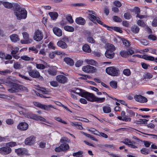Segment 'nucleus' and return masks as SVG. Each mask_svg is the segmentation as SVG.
Listing matches in <instances>:
<instances>
[{"instance_id": "1", "label": "nucleus", "mask_w": 157, "mask_h": 157, "mask_svg": "<svg viewBox=\"0 0 157 157\" xmlns=\"http://www.w3.org/2000/svg\"><path fill=\"white\" fill-rule=\"evenodd\" d=\"M14 11L15 15L18 20L26 18L27 12L25 9L21 7L20 5L15 3L14 5Z\"/></svg>"}, {"instance_id": "2", "label": "nucleus", "mask_w": 157, "mask_h": 157, "mask_svg": "<svg viewBox=\"0 0 157 157\" xmlns=\"http://www.w3.org/2000/svg\"><path fill=\"white\" fill-rule=\"evenodd\" d=\"M83 97L85 98L87 100L92 102H97L99 103H102L104 102L105 98H98L95 96L92 93L85 91V94H83Z\"/></svg>"}, {"instance_id": "3", "label": "nucleus", "mask_w": 157, "mask_h": 157, "mask_svg": "<svg viewBox=\"0 0 157 157\" xmlns=\"http://www.w3.org/2000/svg\"><path fill=\"white\" fill-rule=\"evenodd\" d=\"M3 83L7 86H10L7 89L8 91L10 93H17L19 91V84L12 82L10 81H4Z\"/></svg>"}, {"instance_id": "4", "label": "nucleus", "mask_w": 157, "mask_h": 157, "mask_svg": "<svg viewBox=\"0 0 157 157\" xmlns=\"http://www.w3.org/2000/svg\"><path fill=\"white\" fill-rule=\"evenodd\" d=\"M106 72L109 75L113 76L119 75L120 71L118 68L115 67H109L105 70Z\"/></svg>"}, {"instance_id": "5", "label": "nucleus", "mask_w": 157, "mask_h": 157, "mask_svg": "<svg viewBox=\"0 0 157 157\" xmlns=\"http://www.w3.org/2000/svg\"><path fill=\"white\" fill-rule=\"evenodd\" d=\"M43 38V35L42 33L39 30L36 31L33 36L34 40L37 41H41Z\"/></svg>"}, {"instance_id": "6", "label": "nucleus", "mask_w": 157, "mask_h": 157, "mask_svg": "<svg viewBox=\"0 0 157 157\" xmlns=\"http://www.w3.org/2000/svg\"><path fill=\"white\" fill-rule=\"evenodd\" d=\"M22 35L24 40H21V42L22 44H28L32 42L33 41L32 39L29 38V35L27 33H23Z\"/></svg>"}, {"instance_id": "7", "label": "nucleus", "mask_w": 157, "mask_h": 157, "mask_svg": "<svg viewBox=\"0 0 157 157\" xmlns=\"http://www.w3.org/2000/svg\"><path fill=\"white\" fill-rule=\"evenodd\" d=\"M36 141V137L34 136H31L26 138L25 140V143L26 145H32Z\"/></svg>"}, {"instance_id": "8", "label": "nucleus", "mask_w": 157, "mask_h": 157, "mask_svg": "<svg viewBox=\"0 0 157 157\" xmlns=\"http://www.w3.org/2000/svg\"><path fill=\"white\" fill-rule=\"evenodd\" d=\"M69 148V146L68 144L63 143L61 144L59 147H56L55 150L57 152H59L61 151H65Z\"/></svg>"}, {"instance_id": "9", "label": "nucleus", "mask_w": 157, "mask_h": 157, "mask_svg": "<svg viewBox=\"0 0 157 157\" xmlns=\"http://www.w3.org/2000/svg\"><path fill=\"white\" fill-rule=\"evenodd\" d=\"M82 69L84 72L88 73H93L96 70L94 67L88 65L84 66Z\"/></svg>"}, {"instance_id": "10", "label": "nucleus", "mask_w": 157, "mask_h": 157, "mask_svg": "<svg viewBox=\"0 0 157 157\" xmlns=\"http://www.w3.org/2000/svg\"><path fill=\"white\" fill-rule=\"evenodd\" d=\"M56 79L57 82L62 84L67 83L68 80L67 78L63 75H59L57 76L56 77Z\"/></svg>"}, {"instance_id": "11", "label": "nucleus", "mask_w": 157, "mask_h": 157, "mask_svg": "<svg viewBox=\"0 0 157 157\" xmlns=\"http://www.w3.org/2000/svg\"><path fill=\"white\" fill-rule=\"evenodd\" d=\"M29 75L35 78H38L40 80L43 79V77L40 75L39 72L36 70H34Z\"/></svg>"}, {"instance_id": "12", "label": "nucleus", "mask_w": 157, "mask_h": 157, "mask_svg": "<svg viewBox=\"0 0 157 157\" xmlns=\"http://www.w3.org/2000/svg\"><path fill=\"white\" fill-rule=\"evenodd\" d=\"M134 98L136 101L144 103L147 101V99L146 97L141 95H136L134 96Z\"/></svg>"}, {"instance_id": "13", "label": "nucleus", "mask_w": 157, "mask_h": 157, "mask_svg": "<svg viewBox=\"0 0 157 157\" xmlns=\"http://www.w3.org/2000/svg\"><path fill=\"white\" fill-rule=\"evenodd\" d=\"M11 149L8 146L2 147L0 148V153L2 155H7L11 152Z\"/></svg>"}, {"instance_id": "14", "label": "nucleus", "mask_w": 157, "mask_h": 157, "mask_svg": "<svg viewBox=\"0 0 157 157\" xmlns=\"http://www.w3.org/2000/svg\"><path fill=\"white\" fill-rule=\"evenodd\" d=\"M15 151L17 153L18 155L19 156L26 155L28 153L27 149L24 148H20L17 149H15Z\"/></svg>"}, {"instance_id": "15", "label": "nucleus", "mask_w": 157, "mask_h": 157, "mask_svg": "<svg viewBox=\"0 0 157 157\" xmlns=\"http://www.w3.org/2000/svg\"><path fill=\"white\" fill-rule=\"evenodd\" d=\"M140 56V58L144 59L146 60H150L151 61H154L155 62L157 63V58H155L152 56H149L147 55H138V57Z\"/></svg>"}, {"instance_id": "16", "label": "nucleus", "mask_w": 157, "mask_h": 157, "mask_svg": "<svg viewBox=\"0 0 157 157\" xmlns=\"http://www.w3.org/2000/svg\"><path fill=\"white\" fill-rule=\"evenodd\" d=\"M28 124L25 122H21L17 126L18 129L21 131H25L28 128Z\"/></svg>"}, {"instance_id": "17", "label": "nucleus", "mask_w": 157, "mask_h": 157, "mask_svg": "<svg viewBox=\"0 0 157 157\" xmlns=\"http://www.w3.org/2000/svg\"><path fill=\"white\" fill-rule=\"evenodd\" d=\"M134 53L133 50L130 49L127 51H121L120 52V54L122 57L126 58L129 55H132Z\"/></svg>"}, {"instance_id": "18", "label": "nucleus", "mask_w": 157, "mask_h": 157, "mask_svg": "<svg viewBox=\"0 0 157 157\" xmlns=\"http://www.w3.org/2000/svg\"><path fill=\"white\" fill-rule=\"evenodd\" d=\"M85 90L79 89L78 88H75L73 90H71V92L78 94L79 96L83 97V94H85Z\"/></svg>"}, {"instance_id": "19", "label": "nucleus", "mask_w": 157, "mask_h": 157, "mask_svg": "<svg viewBox=\"0 0 157 157\" xmlns=\"http://www.w3.org/2000/svg\"><path fill=\"white\" fill-rule=\"evenodd\" d=\"M75 21L77 24L81 25H84L86 22L85 19L81 17L77 18Z\"/></svg>"}, {"instance_id": "20", "label": "nucleus", "mask_w": 157, "mask_h": 157, "mask_svg": "<svg viewBox=\"0 0 157 157\" xmlns=\"http://www.w3.org/2000/svg\"><path fill=\"white\" fill-rule=\"evenodd\" d=\"M15 3L12 4L8 2L3 1L2 2V5L6 8L10 9L13 7L14 10V5Z\"/></svg>"}, {"instance_id": "21", "label": "nucleus", "mask_w": 157, "mask_h": 157, "mask_svg": "<svg viewBox=\"0 0 157 157\" xmlns=\"http://www.w3.org/2000/svg\"><path fill=\"white\" fill-rule=\"evenodd\" d=\"M54 33L58 36H60L62 35L61 30L57 27H54L53 29Z\"/></svg>"}, {"instance_id": "22", "label": "nucleus", "mask_w": 157, "mask_h": 157, "mask_svg": "<svg viewBox=\"0 0 157 157\" xmlns=\"http://www.w3.org/2000/svg\"><path fill=\"white\" fill-rule=\"evenodd\" d=\"M64 61L68 65L72 66L74 65V62L73 60L69 57H65L64 59Z\"/></svg>"}, {"instance_id": "23", "label": "nucleus", "mask_w": 157, "mask_h": 157, "mask_svg": "<svg viewBox=\"0 0 157 157\" xmlns=\"http://www.w3.org/2000/svg\"><path fill=\"white\" fill-rule=\"evenodd\" d=\"M114 55L115 54L113 52L108 50H106L105 53V56L109 59L113 58L114 57Z\"/></svg>"}, {"instance_id": "24", "label": "nucleus", "mask_w": 157, "mask_h": 157, "mask_svg": "<svg viewBox=\"0 0 157 157\" xmlns=\"http://www.w3.org/2000/svg\"><path fill=\"white\" fill-rule=\"evenodd\" d=\"M92 35L90 33H87V41L90 43H94L95 41L92 37Z\"/></svg>"}, {"instance_id": "25", "label": "nucleus", "mask_w": 157, "mask_h": 157, "mask_svg": "<svg viewBox=\"0 0 157 157\" xmlns=\"http://www.w3.org/2000/svg\"><path fill=\"white\" fill-rule=\"evenodd\" d=\"M107 29L109 30H114L120 33H122L123 31L121 30V29L120 27H113V26H109L108 27Z\"/></svg>"}, {"instance_id": "26", "label": "nucleus", "mask_w": 157, "mask_h": 157, "mask_svg": "<svg viewBox=\"0 0 157 157\" xmlns=\"http://www.w3.org/2000/svg\"><path fill=\"white\" fill-rule=\"evenodd\" d=\"M10 38L11 41L14 42H16L20 40L18 35L16 34H13L10 36Z\"/></svg>"}, {"instance_id": "27", "label": "nucleus", "mask_w": 157, "mask_h": 157, "mask_svg": "<svg viewBox=\"0 0 157 157\" xmlns=\"http://www.w3.org/2000/svg\"><path fill=\"white\" fill-rule=\"evenodd\" d=\"M57 45L62 48H66L67 47V44L64 42L59 40L57 43Z\"/></svg>"}, {"instance_id": "28", "label": "nucleus", "mask_w": 157, "mask_h": 157, "mask_svg": "<svg viewBox=\"0 0 157 157\" xmlns=\"http://www.w3.org/2000/svg\"><path fill=\"white\" fill-rule=\"evenodd\" d=\"M49 15L51 17V19L55 20L57 18L58 15L57 12H50Z\"/></svg>"}, {"instance_id": "29", "label": "nucleus", "mask_w": 157, "mask_h": 157, "mask_svg": "<svg viewBox=\"0 0 157 157\" xmlns=\"http://www.w3.org/2000/svg\"><path fill=\"white\" fill-rule=\"evenodd\" d=\"M71 124L72 126H76L77 128L81 130L82 128L81 123L76 122H71Z\"/></svg>"}, {"instance_id": "30", "label": "nucleus", "mask_w": 157, "mask_h": 157, "mask_svg": "<svg viewBox=\"0 0 157 157\" xmlns=\"http://www.w3.org/2000/svg\"><path fill=\"white\" fill-rule=\"evenodd\" d=\"M89 19L94 23H96V20L97 19L96 17V15L91 14H90L88 17Z\"/></svg>"}, {"instance_id": "31", "label": "nucleus", "mask_w": 157, "mask_h": 157, "mask_svg": "<svg viewBox=\"0 0 157 157\" xmlns=\"http://www.w3.org/2000/svg\"><path fill=\"white\" fill-rule=\"evenodd\" d=\"M82 49L84 52H86L89 53L91 52L90 48L88 44H84L82 47Z\"/></svg>"}, {"instance_id": "32", "label": "nucleus", "mask_w": 157, "mask_h": 157, "mask_svg": "<svg viewBox=\"0 0 157 157\" xmlns=\"http://www.w3.org/2000/svg\"><path fill=\"white\" fill-rule=\"evenodd\" d=\"M51 108L55 109L52 105H45L43 104V107L41 109L47 111H49L51 110Z\"/></svg>"}, {"instance_id": "33", "label": "nucleus", "mask_w": 157, "mask_h": 157, "mask_svg": "<svg viewBox=\"0 0 157 157\" xmlns=\"http://www.w3.org/2000/svg\"><path fill=\"white\" fill-rule=\"evenodd\" d=\"M64 29L65 30L70 32H73L74 31V29L73 27L68 25L64 26Z\"/></svg>"}, {"instance_id": "34", "label": "nucleus", "mask_w": 157, "mask_h": 157, "mask_svg": "<svg viewBox=\"0 0 157 157\" xmlns=\"http://www.w3.org/2000/svg\"><path fill=\"white\" fill-rule=\"evenodd\" d=\"M13 67L14 69H20L23 67L22 65H21L18 62L14 63Z\"/></svg>"}, {"instance_id": "35", "label": "nucleus", "mask_w": 157, "mask_h": 157, "mask_svg": "<svg viewBox=\"0 0 157 157\" xmlns=\"http://www.w3.org/2000/svg\"><path fill=\"white\" fill-rule=\"evenodd\" d=\"M132 31L135 33H138L140 30L139 28L137 26H134L131 28Z\"/></svg>"}, {"instance_id": "36", "label": "nucleus", "mask_w": 157, "mask_h": 157, "mask_svg": "<svg viewBox=\"0 0 157 157\" xmlns=\"http://www.w3.org/2000/svg\"><path fill=\"white\" fill-rule=\"evenodd\" d=\"M21 58L22 59L25 60V61H33V58L31 57L30 58L26 56H23L21 57Z\"/></svg>"}, {"instance_id": "37", "label": "nucleus", "mask_w": 157, "mask_h": 157, "mask_svg": "<svg viewBox=\"0 0 157 157\" xmlns=\"http://www.w3.org/2000/svg\"><path fill=\"white\" fill-rule=\"evenodd\" d=\"M109 84L110 86L113 88L116 89L117 87V83L115 81H112L110 82Z\"/></svg>"}, {"instance_id": "38", "label": "nucleus", "mask_w": 157, "mask_h": 157, "mask_svg": "<svg viewBox=\"0 0 157 157\" xmlns=\"http://www.w3.org/2000/svg\"><path fill=\"white\" fill-rule=\"evenodd\" d=\"M104 112L105 113H108L111 112V109L110 108L107 106H104L103 108Z\"/></svg>"}, {"instance_id": "39", "label": "nucleus", "mask_w": 157, "mask_h": 157, "mask_svg": "<svg viewBox=\"0 0 157 157\" xmlns=\"http://www.w3.org/2000/svg\"><path fill=\"white\" fill-rule=\"evenodd\" d=\"M86 62L88 64L92 65H95L97 63L93 59H87Z\"/></svg>"}, {"instance_id": "40", "label": "nucleus", "mask_w": 157, "mask_h": 157, "mask_svg": "<svg viewBox=\"0 0 157 157\" xmlns=\"http://www.w3.org/2000/svg\"><path fill=\"white\" fill-rule=\"evenodd\" d=\"M122 41L123 44L126 47H129L130 46V44L129 42L124 38H123L121 39Z\"/></svg>"}, {"instance_id": "41", "label": "nucleus", "mask_w": 157, "mask_h": 157, "mask_svg": "<svg viewBox=\"0 0 157 157\" xmlns=\"http://www.w3.org/2000/svg\"><path fill=\"white\" fill-rule=\"evenodd\" d=\"M115 50V48L114 45L112 44H109L108 45V49L106 50L113 52Z\"/></svg>"}, {"instance_id": "42", "label": "nucleus", "mask_w": 157, "mask_h": 157, "mask_svg": "<svg viewBox=\"0 0 157 157\" xmlns=\"http://www.w3.org/2000/svg\"><path fill=\"white\" fill-rule=\"evenodd\" d=\"M83 152L82 151H78L77 152H75L73 154V155L76 157H82V154Z\"/></svg>"}, {"instance_id": "43", "label": "nucleus", "mask_w": 157, "mask_h": 157, "mask_svg": "<svg viewBox=\"0 0 157 157\" xmlns=\"http://www.w3.org/2000/svg\"><path fill=\"white\" fill-rule=\"evenodd\" d=\"M123 74L127 76H129L131 75V71L129 69H124L123 71Z\"/></svg>"}, {"instance_id": "44", "label": "nucleus", "mask_w": 157, "mask_h": 157, "mask_svg": "<svg viewBox=\"0 0 157 157\" xmlns=\"http://www.w3.org/2000/svg\"><path fill=\"white\" fill-rule=\"evenodd\" d=\"M20 91L28 92L29 90L26 87L22 85L19 84V91Z\"/></svg>"}, {"instance_id": "45", "label": "nucleus", "mask_w": 157, "mask_h": 157, "mask_svg": "<svg viewBox=\"0 0 157 157\" xmlns=\"http://www.w3.org/2000/svg\"><path fill=\"white\" fill-rule=\"evenodd\" d=\"M36 67L38 69H44L45 68V66L42 64L36 63Z\"/></svg>"}, {"instance_id": "46", "label": "nucleus", "mask_w": 157, "mask_h": 157, "mask_svg": "<svg viewBox=\"0 0 157 157\" xmlns=\"http://www.w3.org/2000/svg\"><path fill=\"white\" fill-rule=\"evenodd\" d=\"M113 20L116 22H120L122 21L121 19L117 16H114L113 17Z\"/></svg>"}, {"instance_id": "47", "label": "nucleus", "mask_w": 157, "mask_h": 157, "mask_svg": "<svg viewBox=\"0 0 157 157\" xmlns=\"http://www.w3.org/2000/svg\"><path fill=\"white\" fill-rule=\"evenodd\" d=\"M48 73L52 75H55L56 74V71L53 69H49L48 71Z\"/></svg>"}, {"instance_id": "48", "label": "nucleus", "mask_w": 157, "mask_h": 157, "mask_svg": "<svg viewBox=\"0 0 157 157\" xmlns=\"http://www.w3.org/2000/svg\"><path fill=\"white\" fill-rule=\"evenodd\" d=\"M127 111V113L128 114V116L129 117H133L135 115V113L133 112L132 110H128Z\"/></svg>"}, {"instance_id": "49", "label": "nucleus", "mask_w": 157, "mask_h": 157, "mask_svg": "<svg viewBox=\"0 0 157 157\" xmlns=\"http://www.w3.org/2000/svg\"><path fill=\"white\" fill-rule=\"evenodd\" d=\"M19 49L18 47H16L13 48L11 52L12 55L16 54H17L19 51Z\"/></svg>"}, {"instance_id": "50", "label": "nucleus", "mask_w": 157, "mask_h": 157, "mask_svg": "<svg viewBox=\"0 0 157 157\" xmlns=\"http://www.w3.org/2000/svg\"><path fill=\"white\" fill-rule=\"evenodd\" d=\"M124 18L127 20L129 19L132 17V16L129 13H126L124 14Z\"/></svg>"}, {"instance_id": "51", "label": "nucleus", "mask_w": 157, "mask_h": 157, "mask_svg": "<svg viewBox=\"0 0 157 157\" xmlns=\"http://www.w3.org/2000/svg\"><path fill=\"white\" fill-rule=\"evenodd\" d=\"M10 71L8 70H5L4 71H0V74L3 75H6L8 73H10Z\"/></svg>"}, {"instance_id": "52", "label": "nucleus", "mask_w": 157, "mask_h": 157, "mask_svg": "<svg viewBox=\"0 0 157 157\" xmlns=\"http://www.w3.org/2000/svg\"><path fill=\"white\" fill-rule=\"evenodd\" d=\"M141 43L144 45H147L149 44V42L147 40L144 39H141L140 40Z\"/></svg>"}, {"instance_id": "53", "label": "nucleus", "mask_w": 157, "mask_h": 157, "mask_svg": "<svg viewBox=\"0 0 157 157\" xmlns=\"http://www.w3.org/2000/svg\"><path fill=\"white\" fill-rule=\"evenodd\" d=\"M137 24L138 25L142 27L145 26V23L144 21L140 20H138L137 21Z\"/></svg>"}, {"instance_id": "54", "label": "nucleus", "mask_w": 157, "mask_h": 157, "mask_svg": "<svg viewBox=\"0 0 157 157\" xmlns=\"http://www.w3.org/2000/svg\"><path fill=\"white\" fill-rule=\"evenodd\" d=\"M88 130L92 132L94 134L98 135V132L96 129L94 128H91L89 129Z\"/></svg>"}, {"instance_id": "55", "label": "nucleus", "mask_w": 157, "mask_h": 157, "mask_svg": "<svg viewBox=\"0 0 157 157\" xmlns=\"http://www.w3.org/2000/svg\"><path fill=\"white\" fill-rule=\"evenodd\" d=\"M7 145L10 147H13L17 145L16 143L14 142H11L6 144Z\"/></svg>"}, {"instance_id": "56", "label": "nucleus", "mask_w": 157, "mask_h": 157, "mask_svg": "<svg viewBox=\"0 0 157 157\" xmlns=\"http://www.w3.org/2000/svg\"><path fill=\"white\" fill-rule=\"evenodd\" d=\"M113 3L115 6L118 7H121L122 5L121 3L118 1H116L114 2Z\"/></svg>"}, {"instance_id": "57", "label": "nucleus", "mask_w": 157, "mask_h": 157, "mask_svg": "<svg viewBox=\"0 0 157 157\" xmlns=\"http://www.w3.org/2000/svg\"><path fill=\"white\" fill-rule=\"evenodd\" d=\"M83 62L82 60H78L75 63V65L77 67H79L82 64Z\"/></svg>"}, {"instance_id": "58", "label": "nucleus", "mask_w": 157, "mask_h": 157, "mask_svg": "<svg viewBox=\"0 0 157 157\" xmlns=\"http://www.w3.org/2000/svg\"><path fill=\"white\" fill-rule=\"evenodd\" d=\"M58 82L56 81H53L51 82H50V85L54 87H56L59 86Z\"/></svg>"}, {"instance_id": "59", "label": "nucleus", "mask_w": 157, "mask_h": 157, "mask_svg": "<svg viewBox=\"0 0 157 157\" xmlns=\"http://www.w3.org/2000/svg\"><path fill=\"white\" fill-rule=\"evenodd\" d=\"M97 21L98 24H100L101 25H102L103 26L108 28V27H109V26L106 25L105 24H104L103 22H102L99 19H97L96 20V21Z\"/></svg>"}, {"instance_id": "60", "label": "nucleus", "mask_w": 157, "mask_h": 157, "mask_svg": "<svg viewBox=\"0 0 157 157\" xmlns=\"http://www.w3.org/2000/svg\"><path fill=\"white\" fill-rule=\"evenodd\" d=\"M33 119H34L36 121H39V123H42L41 122H44L46 123H47L48 122L46 121L45 118H33Z\"/></svg>"}, {"instance_id": "61", "label": "nucleus", "mask_w": 157, "mask_h": 157, "mask_svg": "<svg viewBox=\"0 0 157 157\" xmlns=\"http://www.w3.org/2000/svg\"><path fill=\"white\" fill-rule=\"evenodd\" d=\"M140 121H136V123L138 124H144L145 122L148 121V120L145 119H140Z\"/></svg>"}, {"instance_id": "62", "label": "nucleus", "mask_w": 157, "mask_h": 157, "mask_svg": "<svg viewBox=\"0 0 157 157\" xmlns=\"http://www.w3.org/2000/svg\"><path fill=\"white\" fill-rule=\"evenodd\" d=\"M66 19L68 22L70 23H73L74 21L72 19V18L71 16H67L66 17Z\"/></svg>"}, {"instance_id": "63", "label": "nucleus", "mask_w": 157, "mask_h": 157, "mask_svg": "<svg viewBox=\"0 0 157 157\" xmlns=\"http://www.w3.org/2000/svg\"><path fill=\"white\" fill-rule=\"evenodd\" d=\"M121 142L128 145V144H129L132 143V142L130 140L128 139H125L124 141H122Z\"/></svg>"}, {"instance_id": "64", "label": "nucleus", "mask_w": 157, "mask_h": 157, "mask_svg": "<svg viewBox=\"0 0 157 157\" xmlns=\"http://www.w3.org/2000/svg\"><path fill=\"white\" fill-rule=\"evenodd\" d=\"M147 149L145 148H143L140 150L141 153L147 155L148 154V152L147 151Z\"/></svg>"}]
</instances>
